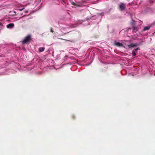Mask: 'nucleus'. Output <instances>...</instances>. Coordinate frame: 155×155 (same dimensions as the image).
<instances>
[{
	"mask_svg": "<svg viewBox=\"0 0 155 155\" xmlns=\"http://www.w3.org/2000/svg\"><path fill=\"white\" fill-rule=\"evenodd\" d=\"M31 39V36L30 35H28L25 37L22 41V43L25 44L28 42Z\"/></svg>",
	"mask_w": 155,
	"mask_h": 155,
	"instance_id": "1",
	"label": "nucleus"
},
{
	"mask_svg": "<svg viewBox=\"0 0 155 155\" xmlns=\"http://www.w3.org/2000/svg\"><path fill=\"white\" fill-rule=\"evenodd\" d=\"M137 45L135 43H133L129 45H127L125 46V48H134L136 47L137 46Z\"/></svg>",
	"mask_w": 155,
	"mask_h": 155,
	"instance_id": "2",
	"label": "nucleus"
},
{
	"mask_svg": "<svg viewBox=\"0 0 155 155\" xmlns=\"http://www.w3.org/2000/svg\"><path fill=\"white\" fill-rule=\"evenodd\" d=\"M119 7L121 10H123L125 8V5L124 3H121L119 5Z\"/></svg>",
	"mask_w": 155,
	"mask_h": 155,
	"instance_id": "3",
	"label": "nucleus"
},
{
	"mask_svg": "<svg viewBox=\"0 0 155 155\" xmlns=\"http://www.w3.org/2000/svg\"><path fill=\"white\" fill-rule=\"evenodd\" d=\"M14 26L13 23H10L6 25L7 28H8L11 29Z\"/></svg>",
	"mask_w": 155,
	"mask_h": 155,
	"instance_id": "4",
	"label": "nucleus"
},
{
	"mask_svg": "<svg viewBox=\"0 0 155 155\" xmlns=\"http://www.w3.org/2000/svg\"><path fill=\"white\" fill-rule=\"evenodd\" d=\"M115 45L117 46H123L124 45V43H120V42H116L115 43Z\"/></svg>",
	"mask_w": 155,
	"mask_h": 155,
	"instance_id": "5",
	"label": "nucleus"
},
{
	"mask_svg": "<svg viewBox=\"0 0 155 155\" xmlns=\"http://www.w3.org/2000/svg\"><path fill=\"white\" fill-rule=\"evenodd\" d=\"M133 31L134 32H136L138 30V28L137 27H135L134 26H133Z\"/></svg>",
	"mask_w": 155,
	"mask_h": 155,
	"instance_id": "6",
	"label": "nucleus"
},
{
	"mask_svg": "<svg viewBox=\"0 0 155 155\" xmlns=\"http://www.w3.org/2000/svg\"><path fill=\"white\" fill-rule=\"evenodd\" d=\"M150 28V26H145L144 27V30L146 31L149 30Z\"/></svg>",
	"mask_w": 155,
	"mask_h": 155,
	"instance_id": "7",
	"label": "nucleus"
},
{
	"mask_svg": "<svg viewBox=\"0 0 155 155\" xmlns=\"http://www.w3.org/2000/svg\"><path fill=\"white\" fill-rule=\"evenodd\" d=\"M45 48H39V51L40 52L43 51L44 50Z\"/></svg>",
	"mask_w": 155,
	"mask_h": 155,
	"instance_id": "8",
	"label": "nucleus"
},
{
	"mask_svg": "<svg viewBox=\"0 0 155 155\" xmlns=\"http://www.w3.org/2000/svg\"><path fill=\"white\" fill-rule=\"evenodd\" d=\"M136 55L135 52L134 51H133L132 52V55L133 56H135Z\"/></svg>",
	"mask_w": 155,
	"mask_h": 155,
	"instance_id": "9",
	"label": "nucleus"
},
{
	"mask_svg": "<svg viewBox=\"0 0 155 155\" xmlns=\"http://www.w3.org/2000/svg\"><path fill=\"white\" fill-rule=\"evenodd\" d=\"M25 8H21V9H19V10L20 11H22V10H23V9H24Z\"/></svg>",
	"mask_w": 155,
	"mask_h": 155,
	"instance_id": "10",
	"label": "nucleus"
},
{
	"mask_svg": "<svg viewBox=\"0 0 155 155\" xmlns=\"http://www.w3.org/2000/svg\"><path fill=\"white\" fill-rule=\"evenodd\" d=\"M2 26V24L1 23H0V27H1V26Z\"/></svg>",
	"mask_w": 155,
	"mask_h": 155,
	"instance_id": "11",
	"label": "nucleus"
},
{
	"mask_svg": "<svg viewBox=\"0 0 155 155\" xmlns=\"http://www.w3.org/2000/svg\"><path fill=\"white\" fill-rule=\"evenodd\" d=\"M138 50V48H137L136 49H135V51H137Z\"/></svg>",
	"mask_w": 155,
	"mask_h": 155,
	"instance_id": "12",
	"label": "nucleus"
},
{
	"mask_svg": "<svg viewBox=\"0 0 155 155\" xmlns=\"http://www.w3.org/2000/svg\"><path fill=\"white\" fill-rule=\"evenodd\" d=\"M134 24V23L133 22L132 23V24L133 25V26Z\"/></svg>",
	"mask_w": 155,
	"mask_h": 155,
	"instance_id": "13",
	"label": "nucleus"
},
{
	"mask_svg": "<svg viewBox=\"0 0 155 155\" xmlns=\"http://www.w3.org/2000/svg\"><path fill=\"white\" fill-rule=\"evenodd\" d=\"M51 31L52 32H53V31L52 30H51Z\"/></svg>",
	"mask_w": 155,
	"mask_h": 155,
	"instance_id": "14",
	"label": "nucleus"
},
{
	"mask_svg": "<svg viewBox=\"0 0 155 155\" xmlns=\"http://www.w3.org/2000/svg\"><path fill=\"white\" fill-rule=\"evenodd\" d=\"M27 11H26V13H27Z\"/></svg>",
	"mask_w": 155,
	"mask_h": 155,
	"instance_id": "15",
	"label": "nucleus"
}]
</instances>
